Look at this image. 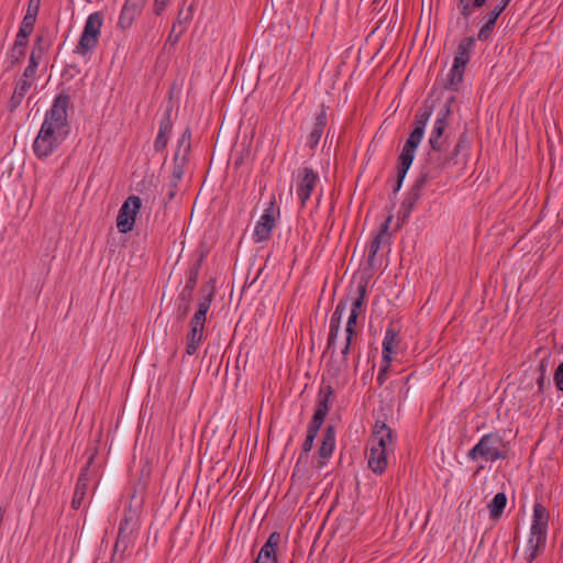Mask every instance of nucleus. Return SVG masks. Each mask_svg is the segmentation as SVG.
<instances>
[{"instance_id":"16","label":"nucleus","mask_w":563,"mask_h":563,"mask_svg":"<svg viewBox=\"0 0 563 563\" xmlns=\"http://www.w3.org/2000/svg\"><path fill=\"white\" fill-rule=\"evenodd\" d=\"M510 1L511 0H501L490 12L484 16L485 23L479 29L477 35L479 41L485 42L492 36L498 16L504 12Z\"/></svg>"},{"instance_id":"27","label":"nucleus","mask_w":563,"mask_h":563,"mask_svg":"<svg viewBox=\"0 0 563 563\" xmlns=\"http://www.w3.org/2000/svg\"><path fill=\"white\" fill-rule=\"evenodd\" d=\"M398 342L397 332L394 329L388 328L383 340V363H391V353Z\"/></svg>"},{"instance_id":"50","label":"nucleus","mask_w":563,"mask_h":563,"mask_svg":"<svg viewBox=\"0 0 563 563\" xmlns=\"http://www.w3.org/2000/svg\"><path fill=\"white\" fill-rule=\"evenodd\" d=\"M145 2L146 0H126L125 4L132 8L133 11L139 12Z\"/></svg>"},{"instance_id":"12","label":"nucleus","mask_w":563,"mask_h":563,"mask_svg":"<svg viewBox=\"0 0 563 563\" xmlns=\"http://www.w3.org/2000/svg\"><path fill=\"white\" fill-rule=\"evenodd\" d=\"M451 112L450 104H445L438 113V118L434 122L432 132L429 137V145L432 150H444L446 140L443 137V133L448 128V118Z\"/></svg>"},{"instance_id":"23","label":"nucleus","mask_w":563,"mask_h":563,"mask_svg":"<svg viewBox=\"0 0 563 563\" xmlns=\"http://www.w3.org/2000/svg\"><path fill=\"white\" fill-rule=\"evenodd\" d=\"M325 125H327V113H325L324 108L322 107L321 111L317 114L314 122H313L312 130L307 137V145L310 148H314L319 144L320 139L325 129Z\"/></svg>"},{"instance_id":"30","label":"nucleus","mask_w":563,"mask_h":563,"mask_svg":"<svg viewBox=\"0 0 563 563\" xmlns=\"http://www.w3.org/2000/svg\"><path fill=\"white\" fill-rule=\"evenodd\" d=\"M367 284L368 280L363 278L358 282L355 289V297L352 300L351 312L360 314L367 295Z\"/></svg>"},{"instance_id":"8","label":"nucleus","mask_w":563,"mask_h":563,"mask_svg":"<svg viewBox=\"0 0 563 563\" xmlns=\"http://www.w3.org/2000/svg\"><path fill=\"white\" fill-rule=\"evenodd\" d=\"M141 207L142 200L139 196L132 195L124 200L117 217V228L120 233H128L133 230Z\"/></svg>"},{"instance_id":"51","label":"nucleus","mask_w":563,"mask_h":563,"mask_svg":"<svg viewBox=\"0 0 563 563\" xmlns=\"http://www.w3.org/2000/svg\"><path fill=\"white\" fill-rule=\"evenodd\" d=\"M192 291H188V288L184 287V289L179 294V300L183 301L184 303H190Z\"/></svg>"},{"instance_id":"7","label":"nucleus","mask_w":563,"mask_h":563,"mask_svg":"<svg viewBox=\"0 0 563 563\" xmlns=\"http://www.w3.org/2000/svg\"><path fill=\"white\" fill-rule=\"evenodd\" d=\"M465 139V133L461 134L457 143L451 152H446L445 148L440 151L430 148V152L428 153V166H426L422 172L430 170L431 176H429V178L437 177L440 172L450 165L459 155L460 151L464 146Z\"/></svg>"},{"instance_id":"5","label":"nucleus","mask_w":563,"mask_h":563,"mask_svg":"<svg viewBox=\"0 0 563 563\" xmlns=\"http://www.w3.org/2000/svg\"><path fill=\"white\" fill-rule=\"evenodd\" d=\"M507 456L508 448L499 431L484 434L467 453V457L472 461L482 459L485 462H495L505 460Z\"/></svg>"},{"instance_id":"54","label":"nucleus","mask_w":563,"mask_h":563,"mask_svg":"<svg viewBox=\"0 0 563 563\" xmlns=\"http://www.w3.org/2000/svg\"><path fill=\"white\" fill-rule=\"evenodd\" d=\"M347 308V301L346 300H340L335 307V311L338 313L344 314L345 310Z\"/></svg>"},{"instance_id":"4","label":"nucleus","mask_w":563,"mask_h":563,"mask_svg":"<svg viewBox=\"0 0 563 563\" xmlns=\"http://www.w3.org/2000/svg\"><path fill=\"white\" fill-rule=\"evenodd\" d=\"M550 514L547 508L536 503L533 506L532 523L527 544V563H532L545 547Z\"/></svg>"},{"instance_id":"38","label":"nucleus","mask_w":563,"mask_h":563,"mask_svg":"<svg viewBox=\"0 0 563 563\" xmlns=\"http://www.w3.org/2000/svg\"><path fill=\"white\" fill-rule=\"evenodd\" d=\"M136 13L137 12L133 11L132 8H130L129 5L124 4V7L122 9V12H121V15H120L119 24L123 29L130 26L132 21L134 20L135 15H136Z\"/></svg>"},{"instance_id":"48","label":"nucleus","mask_w":563,"mask_h":563,"mask_svg":"<svg viewBox=\"0 0 563 563\" xmlns=\"http://www.w3.org/2000/svg\"><path fill=\"white\" fill-rule=\"evenodd\" d=\"M389 367H390V363H384L380 366L377 378H376L379 386L384 385V383L386 382Z\"/></svg>"},{"instance_id":"31","label":"nucleus","mask_w":563,"mask_h":563,"mask_svg":"<svg viewBox=\"0 0 563 563\" xmlns=\"http://www.w3.org/2000/svg\"><path fill=\"white\" fill-rule=\"evenodd\" d=\"M133 532L132 519L129 517H124L119 526L118 539L115 543V548L122 544L123 550L126 549L128 542L130 541V537Z\"/></svg>"},{"instance_id":"14","label":"nucleus","mask_w":563,"mask_h":563,"mask_svg":"<svg viewBox=\"0 0 563 563\" xmlns=\"http://www.w3.org/2000/svg\"><path fill=\"white\" fill-rule=\"evenodd\" d=\"M393 430L384 421H376L368 442V446L385 449L386 452H389L393 450Z\"/></svg>"},{"instance_id":"26","label":"nucleus","mask_w":563,"mask_h":563,"mask_svg":"<svg viewBox=\"0 0 563 563\" xmlns=\"http://www.w3.org/2000/svg\"><path fill=\"white\" fill-rule=\"evenodd\" d=\"M41 41H42V38L38 37L36 43L33 46V49L31 52V56H30V59H29V65L24 69L23 77L34 78L35 79L36 70H37V67H38V64H40V59H41V57L43 55V52H44V48L41 45Z\"/></svg>"},{"instance_id":"10","label":"nucleus","mask_w":563,"mask_h":563,"mask_svg":"<svg viewBox=\"0 0 563 563\" xmlns=\"http://www.w3.org/2000/svg\"><path fill=\"white\" fill-rule=\"evenodd\" d=\"M319 181V175L310 167L298 169L296 175V194L301 207H305L311 198L313 190Z\"/></svg>"},{"instance_id":"47","label":"nucleus","mask_w":563,"mask_h":563,"mask_svg":"<svg viewBox=\"0 0 563 563\" xmlns=\"http://www.w3.org/2000/svg\"><path fill=\"white\" fill-rule=\"evenodd\" d=\"M554 383L560 391H563V363H561L554 373Z\"/></svg>"},{"instance_id":"15","label":"nucleus","mask_w":563,"mask_h":563,"mask_svg":"<svg viewBox=\"0 0 563 563\" xmlns=\"http://www.w3.org/2000/svg\"><path fill=\"white\" fill-rule=\"evenodd\" d=\"M93 459H95V453H92L89 456L86 466L81 470V472L79 474V477L77 479V484H76V487H75L74 496H73V499H71V508H74V509H79L80 508V506L82 505V501H84V499H85V497L87 495L88 485H89V482H90L89 467L92 464Z\"/></svg>"},{"instance_id":"17","label":"nucleus","mask_w":563,"mask_h":563,"mask_svg":"<svg viewBox=\"0 0 563 563\" xmlns=\"http://www.w3.org/2000/svg\"><path fill=\"white\" fill-rule=\"evenodd\" d=\"M391 217H388L384 223H382L379 231L373 236L369 246H368V256L367 262L371 267H374L375 257L380 250L383 244H386L389 242V223H390Z\"/></svg>"},{"instance_id":"39","label":"nucleus","mask_w":563,"mask_h":563,"mask_svg":"<svg viewBox=\"0 0 563 563\" xmlns=\"http://www.w3.org/2000/svg\"><path fill=\"white\" fill-rule=\"evenodd\" d=\"M352 339L353 338H350V336H346V339H345L344 347L341 351L342 357H341V361L339 362L338 367H336V372L338 373L342 372V371H345L347 368V355H349L350 350H351Z\"/></svg>"},{"instance_id":"46","label":"nucleus","mask_w":563,"mask_h":563,"mask_svg":"<svg viewBox=\"0 0 563 563\" xmlns=\"http://www.w3.org/2000/svg\"><path fill=\"white\" fill-rule=\"evenodd\" d=\"M29 36H30L29 34L24 33V35H23L22 32H18L13 46L26 49Z\"/></svg>"},{"instance_id":"21","label":"nucleus","mask_w":563,"mask_h":563,"mask_svg":"<svg viewBox=\"0 0 563 563\" xmlns=\"http://www.w3.org/2000/svg\"><path fill=\"white\" fill-rule=\"evenodd\" d=\"M415 151H411V150H408V148H405L402 147V151L399 155V166H398V170H397V181L395 184V187H394V192H397L401 185H402V181L406 177V174L408 172V169L410 168L412 162H413V158H415Z\"/></svg>"},{"instance_id":"52","label":"nucleus","mask_w":563,"mask_h":563,"mask_svg":"<svg viewBox=\"0 0 563 563\" xmlns=\"http://www.w3.org/2000/svg\"><path fill=\"white\" fill-rule=\"evenodd\" d=\"M190 310V303H183L178 306V319H184Z\"/></svg>"},{"instance_id":"53","label":"nucleus","mask_w":563,"mask_h":563,"mask_svg":"<svg viewBox=\"0 0 563 563\" xmlns=\"http://www.w3.org/2000/svg\"><path fill=\"white\" fill-rule=\"evenodd\" d=\"M38 12V2L34 3L33 0L29 2V7L25 14H33L34 19H36Z\"/></svg>"},{"instance_id":"20","label":"nucleus","mask_w":563,"mask_h":563,"mask_svg":"<svg viewBox=\"0 0 563 563\" xmlns=\"http://www.w3.org/2000/svg\"><path fill=\"white\" fill-rule=\"evenodd\" d=\"M369 453L367 456L368 467L375 474H383L388 465V452L385 449H377L368 446Z\"/></svg>"},{"instance_id":"42","label":"nucleus","mask_w":563,"mask_h":563,"mask_svg":"<svg viewBox=\"0 0 563 563\" xmlns=\"http://www.w3.org/2000/svg\"><path fill=\"white\" fill-rule=\"evenodd\" d=\"M191 18H192V8L191 7H189L187 12H185L184 9H180L175 23H177L178 27H181V26L187 27V23L191 20Z\"/></svg>"},{"instance_id":"6","label":"nucleus","mask_w":563,"mask_h":563,"mask_svg":"<svg viewBox=\"0 0 563 563\" xmlns=\"http://www.w3.org/2000/svg\"><path fill=\"white\" fill-rule=\"evenodd\" d=\"M102 23L103 14L101 12H93L87 18L75 53L86 55L98 45Z\"/></svg>"},{"instance_id":"33","label":"nucleus","mask_w":563,"mask_h":563,"mask_svg":"<svg viewBox=\"0 0 563 563\" xmlns=\"http://www.w3.org/2000/svg\"><path fill=\"white\" fill-rule=\"evenodd\" d=\"M507 504V497L505 493H497L493 500L488 504L489 516L492 519H498L501 517L504 509Z\"/></svg>"},{"instance_id":"35","label":"nucleus","mask_w":563,"mask_h":563,"mask_svg":"<svg viewBox=\"0 0 563 563\" xmlns=\"http://www.w3.org/2000/svg\"><path fill=\"white\" fill-rule=\"evenodd\" d=\"M199 271H200V263H195L187 272V279H186V285H185V288H188V291H194L196 285H197V280H198V276H199Z\"/></svg>"},{"instance_id":"2","label":"nucleus","mask_w":563,"mask_h":563,"mask_svg":"<svg viewBox=\"0 0 563 563\" xmlns=\"http://www.w3.org/2000/svg\"><path fill=\"white\" fill-rule=\"evenodd\" d=\"M333 394H334V389L332 388L331 385H325L320 388L319 394H318L316 410H314L312 419L309 423L307 437L302 444L301 453L296 463V468L303 460H306V461L308 460L309 452L313 448L314 439H316V437H317V434L328 415L329 401H330L331 397L333 396Z\"/></svg>"},{"instance_id":"1","label":"nucleus","mask_w":563,"mask_h":563,"mask_svg":"<svg viewBox=\"0 0 563 563\" xmlns=\"http://www.w3.org/2000/svg\"><path fill=\"white\" fill-rule=\"evenodd\" d=\"M71 107L70 96L63 91L57 95L46 111L41 129L33 142V152L40 159L52 155L69 134L68 110Z\"/></svg>"},{"instance_id":"45","label":"nucleus","mask_w":563,"mask_h":563,"mask_svg":"<svg viewBox=\"0 0 563 563\" xmlns=\"http://www.w3.org/2000/svg\"><path fill=\"white\" fill-rule=\"evenodd\" d=\"M25 96L22 93H19L18 91H13L10 100H9V110L13 112L22 102L23 98Z\"/></svg>"},{"instance_id":"11","label":"nucleus","mask_w":563,"mask_h":563,"mask_svg":"<svg viewBox=\"0 0 563 563\" xmlns=\"http://www.w3.org/2000/svg\"><path fill=\"white\" fill-rule=\"evenodd\" d=\"M429 176H431V172H421V174L417 177L415 180V184L410 188L409 192L407 194L406 198L404 199L399 214L402 219L409 218L412 210L415 209L417 202L421 198L422 190L429 179Z\"/></svg>"},{"instance_id":"40","label":"nucleus","mask_w":563,"mask_h":563,"mask_svg":"<svg viewBox=\"0 0 563 563\" xmlns=\"http://www.w3.org/2000/svg\"><path fill=\"white\" fill-rule=\"evenodd\" d=\"M35 21L36 19H34V15L33 14H25L23 20H22V24L20 26V30L19 32H22L23 34H31L33 29H34V24H35Z\"/></svg>"},{"instance_id":"37","label":"nucleus","mask_w":563,"mask_h":563,"mask_svg":"<svg viewBox=\"0 0 563 563\" xmlns=\"http://www.w3.org/2000/svg\"><path fill=\"white\" fill-rule=\"evenodd\" d=\"M186 162H187L186 157H183V159H180V161L174 159V167H173L172 179H170L174 187H177V183L184 176V173H185L184 166H185Z\"/></svg>"},{"instance_id":"49","label":"nucleus","mask_w":563,"mask_h":563,"mask_svg":"<svg viewBox=\"0 0 563 563\" xmlns=\"http://www.w3.org/2000/svg\"><path fill=\"white\" fill-rule=\"evenodd\" d=\"M169 0H155L153 4V10L156 15H161L165 8L167 7Z\"/></svg>"},{"instance_id":"55","label":"nucleus","mask_w":563,"mask_h":563,"mask_svg":"<svg viewBox=\"0 0 563 563\" xmlns=\"http://www.w3.org/2000/svg\"><path fill=\"white\" fill-rule=\"evenodd\" d=\"M175 195H176V187H174L173 184L170 183V187L167 192L168 201H170L175 197Z\"/></svg>"},{"instance_id":"41","label":"nucleus","mask_w":563,"mask_h":563,"mask_svg":"<svg viewBox=\"0 0 563 563\" xmlns=\"http://www.w3.org/2000/svg\"><path fill=\"white\" fill-rule=\"evenodd\" d=\"M34 82V78H26V77H21L16 85H15V88L14 90L18 91L19 93H22V95H26L27 91L30 90V88L32 87Z\"/></svg>"},{"instance_id":"29","label":"nucleus","mask_w":563,"mask_h":563,"mask_svg":"<svg viewBox=\"0 0 563 563\" xmlns=\"http://www.w3.org/2000/svg\"><path fill=\"white\" fill-rule=\"evenodd\" d=\"M191 147V130L186 128L180 137L177 141V148L175 152V161H180L183 157L187 158V155Z\"/></svg>"},{"instance_id":"19","label":"nucleus","mask_w":563,"mask_h":563,"mask_svg":"<svg viewBox=\"0 0 563 563\" xmlns=\"http://www.w3.org/2000/svg\"><path fill=\"white\" fill-rule=\"evenodd\" d=\"M280 533L274 531L269 534L268 539L260 550V553L255 561H261L263 563H277V547L280 542Z\"/></svg>"},{"instance_id":"24","label":"nucleus","mask_w":563,"mask_h":563,"mask_svg":"<svg viewBox=\"0 0 563 563\" xmlns=\"http://www.w3.org/2000/svg\"><path fill=\"white\" fill-rule=\"evenodd\" d=\"M475 46V37L467 36L460 41L457 44L454 60L455 63L461 64V66H466L471 59V53Z\"/></svg>"},{"instance_id":"56","label":"nucleus","mask_w":563,"mask_h":563,"mask_svg":"<svg viewBox=\"0 0 563 563\" xmlns=\"http://www.w3.org/2000/svg\"><path fill=\"white\" fill-rule=\"evenodd\" d=\"M537 384H538V388H539V390H540V391H542V390H543V388H544V385H545V377H544V375H541V376L538 378Z\"/></svg>"},{"instance_id":"22","label":"nucleus","mask_w":563,"mask_h":563,"mask_svg":"<svg viewBox=\"0 0 563 563\" xmlns=\"http://www.w3.org/2000/svg\"><path fill=\"white\" fill-rule=\"evenodd\" d=\"M415 151H411V150H408V148H405L402 147V151L399 155V166H398V170H397V181L395 184V187H394V192H397L401 185H402V181L406 177V174L408 172V169L410 168L412 162H413V158H415Z\"/></svg>"},{"instance_id":"32","label":"nucleus","mask_w":563,"mask_h":563,"mask_svg":"<svg viewBox=\"0 0 563 563\" xmlns=\"http://www.w3.org/2000/svg\"><path fill=\"white\" fill-rule=\"evenodd\" d=\"M343 314L338 313L335 310L330 319L329 336L327 342V351L334 350V345L340 331L341 319Z\"/></svg>"},{"instance_id":"13","label":"nucleus","mask_w":563,"mask_h":563,"mask_svg":"<svg viewBox=\"0 0 563 563\" xmlns=\"http://www.w3.org/2000/svg\"><path fill=\"white\" fill-rule=\"evenodd\" d=\"M431 115H432V108L428 107V106H426L423 109H421L417 113V115L415 118V122H413V130L410 133L409 137L407 139V141L404 145L405 148L416 152L418 145L420 144V142L423 137L426 125H427L429 119L431 118Z\"/></svg>"},{"instance_id":"34","label":"nucleus","mask_w":563,"mask_h":563,"mask_svg":"<svg viewBox=\"0 0 563 563\" xmlns=\"http://www.w3.org/2000/svg\"><path fill=\"white\" fill-rule=\"evenodd\" d=\"M466 66L453 62V66L449 73L446 87L451 90H457L459 85L463 81L464 70Z\"/></svg>"},{"instance_id":"28","label":"nucleus","mask_w":563,"mask_h":563,"mask_svg":"<svg viewBox=\"0 0 563 563\" xmlns=\"http://www.w3.org/2000/svg\"><path fill=\"white\" fill-rule=\"evenodd\" d=\"M486 0H459L457 9L460 14L464 21V25L468 26V20L472 15L473 9L482 8L485 4Z\"/></svg>"},{"instance_id":"44","label":"nucleus","mask_w":563,"mask_h":563,"mask_svg":"<svg viewBox=\"0 0 563 563\" xmlns=\"http://www.w3.org/2000/svg\"><path fill=\"white\" fill-rule=\"evenodd\" d=\"M358 314L351 312L346 323V336L353 338Z\"/></svg>"},{"instance_id":"9","label":"nucleus","mask_w":563,"mask_h":563,"mask_svg":"<svg viewBox=\"0 0 563 563\" xmlns=\"http://www.w3.org/2000/svg\"><path fill=\"white\" fill-rule=\"evenodd\" d=\"M279 217V208L273 197L264 213L256 222L253 239L256 243L269 240L273 229L276 227V219Z\"/></svg>"},{"instance_id":"3","label":"nucleus","mask_w":563,"mask_h":563,"mask_svg":"<svg viewBox=\"0 0 563 563\" xmlns=\"http://www.w3.org/2000/svg\"><path fill=\"white\" fill-rule=\"evenodd\" d=\"M203 292L206 294L199 299L198 308L189 322V331L186 334V354L190 356L198 351L205 338L207 313L213 299V288L203 289Z\"/></svg>"},{"instance_id":"36","label":"nucleus","mask_w":563,"mask_h":563,"mask_svg":"<svg viewBox=\"0 0 563 563\" xmlns=\"http://www.w3.org/2000/svg\"><path fill=\"white\" fill-rule=\"evenodd\" d=\"M25 54H26V49L12 46V48L8 53V58H7L8 63H9L8 68L11 69L16 64H19L25 57Z\"/></svg>"},{"instance_id":"25","label":"nucleus","mask_w":563,"mask_h":563,"mask_svg":"<svg viewBox=\"0 0 563 563\" xmlns=\"http://www.w3.org/2000/svg\"><path fill=\"white\" fill-rule=\"evenodd\" d=\"M335 446V429L333 426H328L323 432L322 442L318 450L320 459L328 460Z\"/></svg>"},{"instance_id":"43","label":"nucleus","mask_w":563,"mask_h":563,"mask_svg":"<svg viewBox=\"0 0 563 563\" xmlns=\"http://www.w3.org/2000/svg\"><path fill=\"white\" fill-rule=\"evenodd\" d=\"M185 31L186 26L178 27L177 23H174L169 32L167 42H169L173 45L176 44Z\"/></svg>"},{"instance_id":"18","label":"nucleus","mask_w":563,"mask_h":563,"mask_svg":"<svg viewBox=\"0 0 563 563\" xmlns=\"http://www.w3.org/2000/svg\"><path fill=\"white\" fill-rule=\"evenodd\" d=\"M173 130L172 110L166 109L159 121V128L157 136L154 141V150L156 152H163L168 143V136Z\"/></svg>"}]
</instances>
